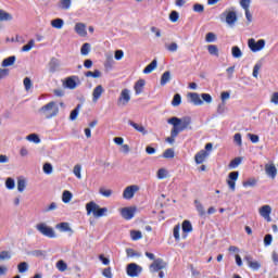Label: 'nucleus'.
I'll return each mask as SVG.
<instances>
[{"mask_svg":"<svg viewBox=\"0 0 278 278\" xmlns=\"http://www.w3.org/2000/svg\"><path fill=\"white\" fill-rule=\"evenodd\" d=\"M168 125H172V131L174 136H179L181 131H185V129H188L190 127V123H192V119L189 116L186 117H172L167 119Z\"/></svg>","mask_w":278,"mask_h":278,"instance_id":"nucleus-1","label":"nucleus"},{"mask_svg":"<svg viewBox=\"0 0 278 278\" xmlns=\"http://www.w3.org/2000/svg\"><path fill=\"white\" fill-rule=\"evenodd\" d=\"M38 112L42 118H46V121H51V118H55V116L60 114V106L58 105V102L50 101L41 106Z\"/></svg>","mask_w":278,"mask_h":278,"instance_id":"nucleus-2","label":"nucleus"},{"mask_svg":"<svg viewBox=\"0 0 278 278\" xmlns=\"http://www.w3.org/2000/svg\"><path fill=\"white\" fill-rule=\"evenodd\" d=\"M36 229L39 231V233H41V236H45L46 238H55V230L46 223L37 224Z\"/></svg>","mask_w":278,"mask_h":278,"instance_id":"nucleus-3","label":"nucleus"},{"mask_svg":"<svg viewBox=\"0 0 278 278\" xmlns=\"http://www.w3.org/2000/svg\"><path fill=\"white\" fill-rule=\"evenodd\" d=\"M248 47L253 53H257V51H262L266 47V40L261 39L255 41V39L251 38L248 40Z\"/></svg>","mask_w":278,"mask_h":278,"instance_id":"nucleus-4","label":"nucleus"},{"mask_svg":"<svg viewBox=\"0 0 278 278\" xmlns=\"http://www.w3.org/2000/svg\"><path fill=\"white\" fill-rule=\"evenodd\" d=\"M126 273L128 277H140V274L142 273V266L136 263H130L126 267Z\"/></svg>","mask_w":278,"mask_h":278,"instance_id":"nucleus-5","label":"nucleus"},{"mask_svg":"<svg viewBox=\"0 0 278 278\" xmlns=\"http://www.w3.org/2000/svg\"><path fill=\"white\" fill-rule=\"evenodd\" d=\"M140 190V187L138 185L128 186L124 189L123 198L126 200L134 199V195L136 192Z\"/></svg>","mask_w":278,"mask_h":278,"instance_id":"nucleus-6","label":"nucleus"},{"mask_svg":"<svg viewBox=\"0 0 278 278\" xmlns=\"http://www.w3.org/2000/svg\"><path fill=\"white\" fill-rule=\"evenodd\" d=\"M258 213H260V216H262V218L267 220V223H271L273 222V218L270 217V214H273V207H270V205H268V204L263 205L258 210Z\"/></svg>","mask_w":278,"mask_h":278,"instance_id":"nucleus-7","label":"nucleus"},{"mask_svg":"<svg viewBox=\"0 0 278 278\" xmlns=\"http://www.w3.org/2000/svg\"><path fill=\"white\" fill-rule=\"evenodd\" d=\"M164 268H166V262L162 258H156L150 265V273H157L160 270H164Z\"/></svg>","mask_w":278,"mask_h":278,"instance_id":"nucleus-8","label":"nucleus"},{"mask_svg":"<svg viewBox=\"0 0 278 278\" xmlns=\"http://www.w3.org/2000/svg\"><path fill=\"white\" fill-rule=\"evenodd\" d=\"M79 84V77L77 76H70L63 83L64 88H68L70 90H75Z\"/></svg>","mask_w":278,"mask_h":278,"instance_id":"nucleus-9","label":"nucleus"},{"mask_svg":"<svg viewBox=\"0 0 278 278\" xmlns=\"http://www.w3.org/2000/svg\"><path fill=\"white\" fill-rule=\"evenodd\" d=\"M129 101H131V91L123 89L118 98V105H127Z\"/></svg>","mask_w":278,"mask_h":278,"instance_id":"nucleus-10","label":"nucleus"},{"mask_svg":"<svg viewBox=\"0 0 278 278\" xmlns=\"http://www.w3.org/2000/svg\"><path fill=\"white\" fill-rule=\"evenodd\" d=\"M226 18L227 25H236V22L238 21V14H236V11H226L222 14Z\"/></svg>","mask_w":278,"mask_h":278,"instance_id":"nucleus-11","label":"nucleus"},{"mask_svg":"<svg viewBox=\"0 0 278 278\" xmlns=\"http://www.w3.org/2000/svg\"><path fill=\"white\" fill-rule=\"evenodd\" d=\"M136 214V207H123L121 208V215L122 218H125V220H131Z\"/></svg>","mask_w":278,"mask_h":278,"instance_id":"nucleus-12","label":"nucleus"},{"mask_svg":"<svg viewBox=\"0 0 278 278\" xmlns=\"http://www.w3.org/2000/svg\"><path fill=\"white\" fill-rule=\"evenodd\" d=\"M239 173L232 172L228 175L227 185L229 186L232 192L236 191V181H238Z\"/></svg>","mask_w":278,"mask_h":278,"instance_id":"nucleus-13","label":"nucleus"},{"mask_svg":"<svg viewBox=\"0 0 278 278\" xmlns=\"http://www.w3.org/2000/svg\"><path fill=\"white\" fill-rule=\"evenodd\" d=\"M103 92H105V89L103 88V86L98 85L92 91V102L97 103V101L101 99V96L103 94Z\"/></svg>","mask_w":278,"mask_h":278,"instance_id":"nucleus-14","label":"nucleus"},{"mask_svg":"<svg viewBox=\"0 0 278 278\" xmlns=\"http://www.w3.org/2000/svg\"><path fill=\"white\" fill-rule=\"evenodd\" d=\"M74 29L81 38H86V36H88V30H86V24L84 23H76Z\"/></svg>","mask_w":278,"mask_h":278,"instance_id":"nucleus-15","label":"nucleus"},{"mask_svg":"<svg viewBox=\"0 0 278 278\" xmlns=\"http://www.w3.org/2000/svg\"><path fill=\"white\" fill-rule=\"evenodd\" d=\"M244 261L248 263V266L252 268V270H260V268H262L260 262L253 261V257H251V255H247L244 257Z\"/></svg>","mask_w":278,"mask_h":278,"instance_id":"nucleus-16","label":"nucleus"},{"mask_svg":"<svg viewBox=\"0 0 278 278\" xmlns=\"http://www.w3.org/2000/svg\"><path fill=\"white\" fill-rule=\"evenodd\" d=\"M265 173L268 177L275 179V177H277V167L275 166V164H266Z\"/></svg>","mask_w":278,"mask_h":278,"instance_id":"nucleus-17","label":"nucleus"},{"mask_svg":"<svg viewBox=\"0 0 278 278\" xmlns=\"http://www.w3.org/2000/svg\"><path fill=\"white\" fill-rule=\"evenodd\" d=\"M49 73H56L60 70V60L52 58L48 64Z\"/></svg>","mask_w":278,"mask_h":278,"instance_id":"nucleus-18","label":"nucleus"},{"mask_svg":"<svg viewBox=\"0 0 278 278\" xmlns=\"http://www.w3.org/2000/svg\"><path fill=\"white\" fill-rule=\"evenodd\" d=\"M98 208H99V204H97L94 201L87 203L86 204L87 216H90V214L96 216V212L98 211Z\"/></svg>","mask_w":278,"mask_h":278,"instance_id":"nucleus-19","label":"nucleus"},{"mask_svg":"<svg viewBox=\"0 0 278 278\" xmlns=\"http://www.w3.org/2000/svg\"><path fill=\"white\" fill-rule=\"evenodd\" d=\"M98 208H99V204H97L94 201L87 203L86 204L87 216H90V214L96 216V212L98 211Z\"/></svg>","mask_w":278,"mask_h":278,"instance_id":"nucleus-20","label":"nucleus"},{"mask_svg":"<svg viewBox=\"0 0 278 278\" xmlns=\"http://www.w3.org/2000/svg\"><path fill=\"white\" fill-rule=\"evenodd\" d=\"M144 86H147V81L144 79L137 80L134 86L135 93L142 94V92L144 90Z\"/></svg>","mask_w":278,"mask_h":278,"instance_id":"nucleus-21","label":"nucleus"},{"mask_svg":"<svg viewBox=\"0 0 278 278\" xmlns=\"http://www.w3.org/2000/svg\"><path fill=\"white\" fill-rule=\"evenodd\" d=\"M188 99L193 105H203V100H201V96L197 92L188 93Z\"/></svg>","mask_w":278,"mask_h":278,"instance_id":"nucleus-22","label":"nucleus"},{"mask_svg":"<svg viewBox=\"0 0 278 278\" xmlns=\"http://www.w3.org/2000/svg\"><path fill=\"white\" fill-rule=\"evenodd\" d=\"M128 125H130V127L135 128L136 131H139V134L147 136V134H148L147 128H144V126H142L141 124L130 121V122H128Z\"/></svg>","mask_w":278,"mask_h":278,"instance_id":"nucleus-23","label":"nucleus"},{"mask_svg":"<svg viewBox=\"0 0 278 278\" xmlns=\"http://www.w3.org/2000/svg\"><path fill=\"white\" fill-rule=\"evenodd\" d=\"M207 155H210V153H207V151H205V150L200 151L198 154H195V162L198 164H203V162H205V157H207Z\"/></svg>","mask_w":278,"mask_h":278,"instance_id":"nucleus-24","label":"nucleus"},{"mask_svg":"<svg viewBox=\"0 0 278 278\" xmlns=\"http://www.w3.org/2000/svg\"><path fill=\"white\" fill-rule=\"evenodd\" d=\"M104 66L105 68H112L114 66V55L112 52L105 54Z\"/></svg>","mask_w":278,"mask_h":278,"instance_id":"nucleus-25","label":"nucleus"},{"mask_svg":"<svg viewBox=\"0 0 278 278\" xmlns=\"http://www.w3.org/2000/svg\"><path fill=\"white\" fill-rule=\"evenodd\" d=\"M155 68H157V60H153L144 70L143 73L144 75H149L151 73H153L155 71Z\"/></svg>","mask_w":278,"mask_h":278,"instance_id":"nucleus-26","label":"nucleus"},{"mask_svg":"<svg viewBox=\"0 0 278 278\" xmlns=\"http://www.w3.org/2000/svg\"><path fill=\"white\" fill-rule=\"evenodd\" d=\"M14 62H16V56H9L2 61L1 67L8 68V66H14Z\"/></svg>","mask_w":278,"mask_h":278,"instance_id":"nucleus-27","label":"nucleus"},{"mask_svg":"<svg viewBox=\"0 0 278 278\" xmlns=\"http://www.w3.org/2000/svg\"><path fill=\"white\" fill-rule=\"evenodd\" d=\"M194 206L199 216H205V207L199 200H194Z\"/></svg>","mask_w":278,"mask_h":278,"instance_id":"nucleus-28","label":"nucleus"},{"mask_svg":"<svg viewBox=\"0 0 278 278\" xmlns=\"http://www.w3.org/2000/svg\"><path fill=\"white\" fill-rule=\"evenodd\" d=\"M56 229H59L60 231H68L70 233H73V228H71V225H68V223L58 224Z\"/></svg>","mask_w":278,"mask_h":278,"instance_id":"nucleus-29","label":"nucleus"},{"mask_svg":"<svg viewBox=\"0 0 278 278\" xmlns=\"http://www.w3.org/2000/svg\"><path fill=\"white\" fill-rule=\"evenodd\" d=\"M51 26L54 29H62V27H64V20L62 18H55L51 21Z\"/></svg>","mask_w":278,"mask_h":278,"instance_id":"nucleus-30","label":"nucleus"},{"mask_svg":"<svg viewBox=\"0 0 278 278\" xmlns=\"http://www.w3.org/2000/svg\"><path fill=\"white\" fill-rule=\"evenodd\" d=\"M231 55L232 58L239 60L240 58H242V50H240V47L238 46H233L231 48Z\"/></svg>","mask_w":278,"mask_h":278,"instance_id":"nucleus-31","label":"nucleus"},{"mask_svg":"<svg viewBox=\"0 0 278 278\" xmlns=\"http://www.w3.org/2000/svg\"><path fill=\"white\" fill-rule=\"evenodd\" d=\"M34 47H36V41H35L34 39H30L27 45H25V46L22 47V51H23L24 53H27V52H29L30 50H33Z\"/></svg>","mask_w":278,"mask_h":278,"instance_id":"nucleus-32","label":"nucleus"},{"mask_svg":"<svg viewBox=\"0 0 278 278\" xmlns=\"http://www.w3.org/2000/svg\"><path fill=\"white\" fill-rule=\"evenodd\" d=\"M170 81V72H164L161 76V86H166Z\"/></svg>","mask_w":278,"mask_h":278,"instance_id":"nucleus-33","label":"nucleus"},{"mask_svg":"<svg viewBox=\"0 0 278 278\" xmlns=\"http://www.w3.org/2000/svg\"><path fill=\"white\" fill-rule=\"evenodd\" d=\"M73 200V193L68 190L63 191L62 201L63 203H71Z\"/></svg>","mask_w":278,"mask_h":278,"instance_id":"nucleus-34","label":"nucleus"},{"mask_svg":"<svg viewBox=\"0 0 278 278\" xmlns=\"http://www.w3.org/2000/svg\"><path fill=\"white\" fill-rule=\"evenodd\" d=\"M81 110V104H78L75 110H73L70 114V121H77V116H79V111Z\"/></svg>","mask_w":278,"mask_h":278,"instance_id":"nucleus-35","label":"nucleus"},{"mask_svg":"<svg viewBox=\"0 0 278 278\" xmlns=\"http://www.w3.org/2000/svg\"><path fill=\"white\" fill-rule=\"evenodd\" d=\"M14 17L12 16V14L0 10V21L2 22H8V21H12Z\"/></svg>","mask_w":278,"mask_h":278,"instance_id":"nucleus-36","label":"nucleus"},{"mask_svg":"<svg viewBox=\"0 0 278 278\" xmlns=\"http://www.w3.org/2000/svg\"><path fill=\"white\" fill-rule=\"evenodd\" d=\"M106 214H108V207L98 206V211L96 212V215L93 217L101 218L103 216H106Z\"/></svg>","mask_w":278,"mask_h":278,"instance_id":"nucleus-37","label":"nucleus"},{"mask_svg":"<svg viewBox=\"0 0 278 278\" xmlns=\"http://www.w3.org/2000/svg\"><path fill=\"white\" fill-rule=\"evenodd\" d=\"M28 142H34V144H40V137L37 134H30L26 137Z\"/></svg>","mask_w":278,"mask_h":278,"instance_id":"nucleus-38","label":"nucleus"},{"mask_svg":"<svg viewBox=\"0 0 278 278\" xmlns=\"http://www.w3.org/2000/svg\"><path fill=\"white\" fill-rule=\"evenodd\" d=\"M72 1L71 0H61L59 2V8L61 10H71Z\"/></svg>","mask_w":278,"mask_h":278,"instance_id":"nucleus-39","label":"nucleus"},{"mask_svg":"<svg viewBox=\"0 0 278 278\" xmlns=\"http://www.w3.org/2000/svg\"><path fill=\"white\" fill-rule=\"evenodd\" d=\"M99 194H101L102 197H105L106 199H110V197H112L113 191L112 189H106L104 187L99 189Z\"/></svg>","mask_w":278,"mask_h":278,"instance_id":"nucleus-40","label":"nucleus"},{"mask_svg":"<svg viewBox=\"0 0 278 278\" xmlns=\"http://www.w3.org/2000/svg\"><path fill=\"white\" fill-rule=\"evenodd\" d=\"M25 188H27V181L23 178L17 180V190L18 192H25Z\"/></svg>","mask_w":278,"mask_h":278,"instance_id":"nucleus-41","label":"nucleus"},{"mask_svg":"<svg viewBox=\"0 0 278 278\" xmlns=\"http://www.w3.org/2000/svg\"><path fill=\"white\" fill-rule=\"evenodd\" d=\"M207 51H208L210 55H215V58H218V46L210 45V46H207Z\"/></svg>","mask_w":278,"mask_h":278,"instance_id":"nucleus-42","label":"nucleus"},{"mask_svg":"<svg viewBox=\"0 0 278 278\" xmlns=\"http://www.w3.org/2000/svg\"><path fill=\"white\" fill-rule=\"evenodd\" d=\"M182 231L184 233H190L192 231V224L190 220H185L182 223Z\"/></svg>","mask_w":278,"mask_h":278,"instance_id":"nucleus-43","label":"nucleus"},{"mask_svg":"<svg viewBox=\"0 0 278 278\" xmlns=\"http://www.w3.org/2000/svg\"><path fill=\"white\" fill-rule=\"evenodd\" d=\"M24 88L26 92H29L30 88H34V84H31V78L25 77L23 80Z\"/></svg>","mask_w":278,"mask_h":278,"instance_id":"nucleus-44","label":"nucleus"},{"mask_svg":"<svg viewBox=\"0 0 278 278\" xmlns=\"http://www.w3.org/2000/svg\"><path fill=\"white\" fill-rule=\"evenodd\" d=\"M130 238L131 240H142V232L139 230H131L130 231Z\"/></svg>","mask_w":278,"mask_h":278,"instance_id":"nucleus-45","label":"nucleus"},{"mask_svg":"<svg viewBox=\"0 0 278 278\" xmlns=\"http://www.w3.org/2000/svg\"><path fill=\"white\" fill-rule=\"evenodd\" d=\"M42 170L45 175H52L53 174V165L51 163L43 164Z\"/></svg>","mask_w":278,"mask_h":278,"instance_id":"nucleus-46","label":"nucleus"},{"mask_svg":"<svg viewBox=\"0 0 278 278\" xmlns=\"http://www.w3.org/2000/svg\"><path fill=\"white\" fill-rule=\"evenodd\" d=\"M172 105L174 108H178V105H181V94L176 93L172 100Z\"/></svg>","mask_w":278,"mask_h":278,"instance_id":"nucleus-47","label":"nucleus"},{"mask_svg":"<svg viewBox=\"0 0 278 278\" xmlns=\"http://www.w3.org/2000/svg\"><path fill=\"white\" fill-rule=\"evenodd\" d=\"M17 270L18 273H27V270H29V265L27 262H22L17 265Z\"/></svg>","mask_w":278,"mask_h":278,"instance_id":"nucleus-48","label":"nucleus"},{"mask_svg":"<svg viewBox=\"0 0 278 278\" xmlns=\"http://www.w3.org/2000/svg\"><path fill=\"white\" fill-rule=\"evenodd\" d=\"M90 48H91L90 43L88 42L84 43L80 48L81 55H88L90 53Z\"/></svg>","mask_w":278,"mask_h":278,"instance_id":"nucleus-49","label":"nucleus"},{"mask_svg":"<svg viewBox=\"0 0 278 278\" xmlns=\"http://www.w3.org/2000/svg\"><path fill=\"white\" fill-rule=\"evenodd\" d=\"M73 174L75 175V177H77V179H81V165L80 164H76L74 166Z\"/></svg>","mask_w":278,"mask_h":278,"instance_id":"nucleus-50","label":"nucleus"},{"mask_svg":"<svg viewBox=\"0 0 278 278\" xmlns=\"http://www.w3.org/2000/svg\"><path fill=\"white\" fill-rule=\"evenodd\" d=\"M262 70V63H256L255 65H254V67H253V73H252V75H253V77L255 78V79H257V77H260V71Z\"/></svg>","mask_w":278,"mask_h":278,"instance_id":"nucleus-51","label":"nucleus"},{"mask_svg":"<svg viewBox=\"0 0 278 278\" xmlns=\"http://www.w3.org/2000/svg\"><path fill=\"white\" fill-rule=\"evenodd\" d=\"M163 157H165V160H173V157H175V150L173 149L165 150V152L163 153Z\"/></svg>","mask_w":278,"mask_h":278,"instance_id":"nucleus-52","label":"nucleus"},{"mask_svg":"<svg viewBox=\"0 0 278 278\" xmlns=\"http://www.w3.org/2000/svg\"><path fill=\"white\" fill-rule=\"evenodd\" d=\"M5 260H12V254L9 251L0 252V262H5Z\"/></svg>","mask_w":278,"mask_h":278,"instance_id":"nucleus-53","label":"nucleus"},{"mask_svg":"<svg viewBox=\"0 0 278 278\" xmlns=\"http://www.w3.org/2000/svg\"><path fill=\"white\" fill-rule=\"evenodd\" d=\"M86 77H93V79H99L101 77V72L99 70H96L94 72H87Z\"/></svg>","mask_w":278,"mask_h":278,"instance_id":"nucleus-54","label":"nucleus"},{"mask_svg":"<svg viewBox=\"0 0 278 278\" xmlns=\"http://www.w3.org/2000/svg\"><path fill=\"white\" fill-rule=\"evenodd\" d=\"M56 268L61 273H64V270H66L68 268V265H66V263L64 261H58L56 262Z\"/></svg>","mask_w":278,"mask_h":278,"instance_id":"nucleus-55","label":"nucleus"},{"mask_svg":"<svg viewBox=\"0 0 278 278\" xmlns=\"http://www.w3.org/2000/svg\"><path fill=\"white\" fill-rule=\"evenodd\" d=\"M157 179H166L168 177V172L165 168H161L157 170Z\"/></svg>","mask_w":278,"mask_h":278,"instance_id":"nucleus-56","label":"nucleus"},{"mask_svg":"<svg viewBox=\"0 0 278 278\" xmlns=\"http://www.w3.org/2000/svg\"><path fill=\"white\" fill-rule=\"evenodd\" d=\"M240 164H242V159L241 157H236L235 160H232L229 164L230 168H238V166H240Z\"/></svg>","mask_w":278,"mask_h":278,"instance_id":"nucleus-57","label":"nucleus"},{"mask_svg":"<svg viewBox=\"0 0 278 278\" xmlns=\"http://www.w3.org/2000/svg\"><path fill=\"white\" fill-rule=\"evenodd\" d=\"M5 186H7L8 190H14L16 184L14 182V179L8 178L5 181Z\"/></svg>","mask_w":278,"mask_h":278,"instance_id":"nucleus-58","label":"nucleus"},{"mask_svg":"<svg viewBox=\"0 0 278 278\" xmlns=\"http://www.w3.org/2000/svg\"><path fill=\"white\" fill-rule=\"evenodd\" d=\"M233 142L236 144H238V147H241V144H242V135L240 132L235 134Z\"/></svg>","mask_w":278,"mask_h":278,"instance_id":"nucleus-59","label":"nucleus"},{"mask_svg":"<svg viewBox=\"0 0 278 278\" xmlns=\"http://www.w3.org/2000/svg\"><path fill=\"white\" fill-rule=\"evenodd\" d=\"M167 51H170L172 53H175L177 49H179V46L177 42H172L170 45L166 46Z\"/></svg>","mask_w":278,"mask_h":278,"instance_id":"nucleus-60","label":"nucleus"},{"mask_svg":"<svg viewBox=\"0 0 278 278\" xmlns=\"http://www.w3.org/2000/svg\"><path fill=\"white\" fill-rule=\"evenodd\" d=\"M179 231H181V226L176 225V226L174 227V238H175V240H177V241L180 240Z\"/></svg>","mask_w":278,"mask_h":278,"instance_id":"nucleus-61","label":"nucleus"},{"mask_svg":"<svg viewBox=\"0 0 278 278\" xmlns=\"http://www.w3.org/2000/svg\"><path fill=\"white\" fill-rule=\"evenodd\" d=\"M240 5L244 11H247L251 8V0H240Z\"/></svg>","mask_w":278,"mask_h":278,"instance_id":"nucleus-62","label":"nucleus"},{"mask_svg":"<svg viewBox=\"0 0 278 278\" xmlns=\"http://www.w3.org/2000/svg\"><path fill=\"white\" fill-rule=\"evenodd\" d=\"M205 40L207 42H215L216 41V35L214 33H207L205 36Z\"/></svg>","mask_w":278,"mask_h":278,"instance_id":"nucleus-63","label":"nucleus"},{"mask_svg":"<svg viewBox=\"0 0 278 278\" xmlns=\"http://www.w3.org/2000/svg\"><path fill=\"white\" fill-rule=\"evenodd\" d=\"M270 103H274V105H278V92H274L270 97Z\"/></svg>","mask_w":278,"mask_h":278,"instance_id":"nucleus-64","label":"nucleus"}]
</instances>
